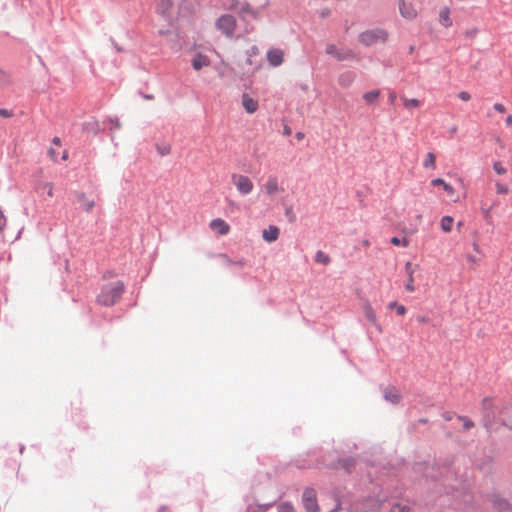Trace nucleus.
I'll return each mask as SVG.
<instances>
[{
    "label": "nucleus",
    "mask_w": 512,
    "mask_h": 512,
    "mask_svg": "<svg viewBox=\"0 0 512 512\" xmlns=\"http://www.w3.org/2000/svg\"><path fill=\"white\" fill-rule=\"evenodd\" d=\"M239 4L238 0H230L229 9H235Z\"/></svg>",
    "instance_id": "52"
},
{
    "label": "nucleus",
    "mask_w": 512,
    "mask_h": 512,
    "mask_svg": "<svg viewBox=\"0 0 512 512\" xmlns=\"http://www.w3.org/2000/svg\"><path fill=\"white\" fill-rule=\"evenodd\" d=\"M265 190L267 194H274L278 191V182L276 178L270 177L265 184Z\"/></svg>",
    "instance_id": "27"
},
{
    "label": "nucleus",
    "mask_w": 512,
    "mask_h": 512,
    "mask_svg": "<svg viewBox=\"0 0 512 512\" xmlns=\"http://www.w3.org/2000/svg\"><path fill=\"white\" fill-rule=\"evenodd\" d=\"M326 53L337 61L353 60L355 58L354 52L349 48H338L334 44H329L326 47Z\"/></svg>",
    "instance_id": "6"
},
{
    "label": "nucleus",
    "mask_w": 512,
    "mask_h": 512,
    "mask_svg": "<svg viewBox=\"0 0 512 512\" xmlns=\"http://www.w3.org/2000/svg\"><path fill=\"white\" fill-rule=\"evenodd\" d=\"M156 149H157V152L161 155V156H166L168 155L170 152H171V146L170 144L168 143H157L156 144Z\"/></svg>",
    "instance_id": "29"
},
{
    "label": "nucleus",
    "mask_w": 512,
    "mask_h": 512,
    "mask_svg": "<svg viewBox=\"0 0 512 512\" xmlns=\"http://www.w3.org/2000/svg\"><path fill=\"white\" fill-rule=\"evenodd\" d=\"M242 105L247 113L252 114L258 109V102L247 93L242 95Z\"/></svg>",
    "instance_id": "11"
},
{
    "label": "nucleus",
    "mask_w": 512,
    "mask_h": 512,
    "mask_svg": "<svg viewBox=\"0 0 512 512\" xmlns=\"http://www.w3.org/2000/svg\"><path fill=\"white\" fill-rule=\"evenodd\" d=\"M399 11L401 16L406 19H413L417 15L416 10L410 4H407L404 0L399 1Z\"/></svg>",
    "instance_id": "9"
},
{
    "label": "nucleus",
    "mask_w": 512,
    "mask_h": 512,
    "mask_svg": "<svg viewBox=\"0 0 512 512\" xmlns=\"http://www.w3.org/2000/svg\"><path fill=\"white\" fill-rule=\"evenodd\" d=\"M502 425L507 427L508 429L512 430V425L508 424L507 422L503 421Z\"/></svg>",
    "instance_id": "62"
},
{
    "label": "nucleus",
    "mask_w": 512,
    "mask_h": 512,
    "mask_svg": "<svg viewBox=\"0 0 512 512\" xmlns=\"http://www.w3.org/2000/svg\"><path fill=\"white\" fill-rule=\"evenodd\" d=\"M467 261L468 262H471V263H476L477 262V258L473 255H467Z\"/></svg>",
    "instance_id": "56"
},
{
    "label": "nucleus",
    "mask_w": 512,
    "mask_h": 512,
    "mask_svg": "<svg viewBox=\"0 0 512 512\" xmlns=\"http://www.w3.org/2000/svg\"><path fill=\"white\" fill-rule=\"evenodd\" d=\"M453 218L451 216H444L442 219H441V228L444 232H450L451 229H452V226H453Z\"/></svg>",
    "instance_id": "28"
},
{
    "label": "nucleus",
    "mask_w": 512,
    "mask_h": 512,
    "mask_svg": "<svg viewBox=\"0 0 512 512\" xmlns=\"http://www.w3.org/2000/svg\"><path fill=\"white\" fill-rule=\"evenodd\" d=\"M76 195V199H77V202L81 205V207L86 211V212H91L92 209L94 208L95 206V201L94 199H88L86 197V194L83 193V192H76L75 193Z\"/></svg>",
    "instance_id": "8"
},
{
    "label": "nucleus",
    "mask_w": 512,
    "mask_h": 512,
    "mask_svg": "<svg viewBox=\"0 0 512 512\" xmlns=\"http://www.w3.org/2000/svg\"><path fill=\"white\" fill-rule=\"evenodd\" d=\"M457 418L463 421L464 430H469L474 427V422L466 416L458 415Z\"/></svg>",
    "instance_id": "34"
},
{
    "label": "nucleus",
    "mask_w": 512,
    "mask_h": 512,
    "mask_svg": "<svg viewBox=\"0 0 512 512\" xmlns=\"http://www.w3.org/2000/svg\"><path fill=\"white\" fill-rule=\"evenodd\" d=\"M439 22L444 27L452 26V20L450 18V9L448 7H444L440 10Z\"/></svg>",
    "instance_id": "19"
},
{
    "label": "nucleus",
    "mask_w": 512,
    "mask_h": 512,
    "mask_svg": "<svg viewBox=\"0 0 512 512\" xmlns=\"http://www.w3.org/2000/svg\"><path fill=\"white\" fill-rule=\"evenodd\" d=\"M284 134H286V135H290L291 134V129L288 126L284 127Z\"/></svg>",
    "instance_id": "61"
},
{
    "label": "nucleus",
    "mask_w": 512,
    "mask_h": 512,
    "mask_svg": "<svg viewBox=\"0 0 512 512\" xmlns=\"http://www.w3.org/2000/svg\"><path fill=\"white\" fill-rule=\"evenodd\" d=\"M210 65V60L209 58L202 54V53H197L193 59H192V67L196 70V71H199L201 70L203 67H206V66H209Z\"/></svg>",
    "instance_id": "10"
},
{
    "label": "nucleus",
    "mask_w": 512,
    "mask_h": 512,
    "mask_svg": "<svg viewBox=\"0 0 512 512\" xmlns=\"http://www.w3.org/2000/svg\"><path fill=\"white\" fill-rule=\"evenodd\" d=\"M106 122H109V123H111L113 125L112 127H110L111 130L113 128H115V129H119L120 128V122H119L118 118H108L106 121H104V124H106Z\"/></svg>",
    "instance_id": "41"
},
{
    "label": "nucleus",
    "mask_w": 512,
    "mask_h": 512,
    "mask_svg": "<svg viewBox=\"0 0 512 512\" xmlns=\"http://www.w3.org/2000/svg\"><path fill=\"white\" fill-rule=\"evenodd\" d=\"M338 463L347 473H351L355 469L356 459L354 457H346L339 459Z\"/></svg>",
    "instance_id": "18"
},
{
    "label": "nucleus",
    "mask_w": 512,
    "mask_h": 512,
    "mask_svg": "<svg viewBox=\"0 0 512 512\" xmlns=\"http://www.w3.org/2000/svg\"><path fill=\"white\" fill-rule=\"evenodd\" d=\"M232 181L242 195H248L253 190V183L247 176L233 174Z\"/></svg>",
    "instance_id": "7"
},
{
    "label": "nucleus",
    "mask_w": 512,
    "mask_h": 512,
    "mask_svg": "<svg viewBox=\"0 0 512 512\" xmlns=\"http://www.w3.org/2000/svg\"><path fill=\"white\" fill-rule=\"evenodd\" d=\"M450 468L448 466H445L441 469V471L439 472V476L440 477H444L445 480L448 479V477L450 476Z\"/></svg>",
    "instance_id": "43"
},
{
    "label": "nucleus",
    "mask_w": 512,
    "mask_h": 512,
    "mask_svg": "<svg viewBox=\"0 0 512 512\" xmlns=\"http://www.w3.org/2000/svg\"><path fill=\"white\" fill-rule=\"evenodd\" d=\"M505 123L507 126H512V115H508L505 119Z\"/></svg>",
    "instance_id": "55"
},
{
    "label": "nucleus",
    "mask_w": 512,
    "mask_h": 512,
    "mask_svg": "<svg viewBox=\"0 0 512 512\" xmlns=\"http://www.w3.org/2000/svg\"><path fill=\"white\" fill-rule=\"evenodd\" d=\"M434 467H426L425 476L431 478L433 481H439L438 476L434 474Z\"/></svg>",
    "instance_id": "38"
},
{
    "label": "nucleus",
    "mask_w": 512,
    "mask_h": 512,
    "mask_svg": "<svg viewBox=\"0 0 512 512\" xmlns=\"http://www.w3.org/2000/svg\"><path fill=\"white\" fill-rule=\"evenodd\" d=\"M82 130L84 132L92 133L93 135H98L102 129L100 127V123L93 118L82 124Z\"/></svg>",
    "instance_id": "13"
},
{
    "label": "nucleus",
    "mask_w": 512,
    "mask_h": 512,
    "mask_svg": "<svg viewBox=\"0 0 512 512\" xmlns=\"http://www.w3.org/2000/svg\"><path fill=\"white\" fill-rule=\"evenodd\" d=\"M365 314H366V317H367V319L369 321H371V322L375 321L374 312H373V310L370 307L366 308Z\"/></svg>",
    "instance_id": "44"
},
{
    "label": "nucleus",
    "mask_w": 512,
    "mask_h": 512,
    "mask_svg": "<svg viewBox=\"0 0 512 512\" xmlns=\"http://www.w3.org/2000/svg\"><path fill=\"white\" fill-rule=\"evenodd\" d=\"M380 96V90H371L363 94V99L367 104H373Z\"/></svg>",
    "instance_id": "24"
},
{
    "label": "nucleus",
    "mask_w": 512,
    "mask_h": 512,
    "mask_svg": "<svg viewBox=\"0 0 512 512\" xmlns=\"http://www.w3.org/2000/svg\"><path fill=\"white\" fill-rule=\"evenodd\" d=\"M215 26L226 37L231 38L236 28V19L231 14H224L216 20Z\"/></svg>",
    "instance_id": "4"
},
{
    "label": "nucleus",
    "mask_w": 512,
    "mask_h": 512,
    "mask_svg": "<svg viewBox=\"0 0 512 512\" xmlns=\"http://www.w3.org/2000/svg\"><path fill=\"white\" fill-rule=\"evenodd\" d=\"M267 59L272 66H279L283 62V53L280 50H269Z\"/></svg>",
    "instance_id": "16"
},
{
    "label": "nucleus",
    "mask_w": 512,
    "mask_h": 512,
    "mask_svg": "<svg viewBox=\"0 0 512 512\" xmlns=\"http://www.w3.org/2000/svg\"><path fill=\"white\" fill-rule=\"evenodd\" d=\"M340 505H341L340 502H337L336 507L331 509L329 512H337L340 508Z\"/></svg>",
    "instance_id": "60"
},
{
    "label": "nucleus",
    "mask_w": 512,
    "mask_h": 512,
    "mask_svg": "<svg viewBox=\"0 0 512 512\" xmlns=\"http://www.w3.org/2000/svg\"><path fill=\"white\" fill-rule=\"evenodd\" d=\"M302 504L307 512H318L317 491L314 488H306L302 493Z\"/></svg>",
    "instance_id": "5"
},
{
    "label": "nucleus",
    "mask_w": 512,
    "mask_h": 512,
    "mask_svg": "<svg viewBox=\"0 0 512 512\" xmlns=\"http://www.w3.org/2000/svg\"><path fill=\"white\" fill-rule=\"evenodd\" d=\"M398 306V303L396 301L390 302L388 305L389 309H394Z\"/></svg>",
    "instance_id": "58"
},
{
    "label": "nucleus",
    "mask_w": 512,
    "mask_h": 512,
    "mask_svg": "<svg viewBox=\"0 0 512 512\" xmlns=\"http://www.w3.org/2000/svg\"><path fill=\"white\" fill-rule=\"evenodd\" d=\"M483 425L490 431L496 417L502 414V409L495 405L491 398L486 397L482 400Z\"/></svg>",
    "instance_id": "3"
},
{
    "label": "nucleus",
    "mask_w": 512,
    "mask_h": 512,
    "mask_svg": "<svg viewBox=\"0 0 512 512\" xmlns=\"http://www.w3.org/2000/svg\"><path fill=\"white\" fill-rule=\"evenodd\" d=\"M14 115L12 110H8L6 108H0V117L10 118Z\"/></svg>",
    "instance_id": "42"
},
{
    "label": "nucleus",
    "mask_w": 512,
    "mask_h": 512,
    "mask_svg": "<svg viewBox=\"0 0 512 512\" xmlns=\"http://www.w3.org/2000/svg\"><path fill=\"white\" fill-rule=\"evenodd\" d=\"M263 239L269 243L277 240L279 236V229L276 226H269L268 229L263 230Z\"/></svg>",
    "instance_id": "17"
},
{
    "label": "nucleus",
    "mask_w": 512,
    "mask_h": 512,
    "mask_svg": "<svg viewBox=\"0 0 512 512\" xmlns=\"http://www.w3.org/2000/svg\"><path fill=\"white\" fill-rule=\"evenodd\" d=\"M390 242H391V244H393L395 246H403V247L408 246V240L405 237H403V238L392 237Z\"/></svg>",
    "instance_id": "37"
},
{
    "label": "nucleus",
    "mask_w": 512,
    "mask_h": 512,
    "mask_svg": "<svg viewBox=\"0 0 512 512\" xmlns=\"http://www.w3.org/2000/svg\"><path fill=\"white\" fill-rule=\"evenodd\" d=\"M395 100H396V94H395V92H391L389 95V102L391 104H394Z\"/></svg>",
    "instance_id": "53"
},
{
    "label": "nucleus",
    "mask_w": 512,
    "mask_h": 512,
    "mask_svg": "<svg viewBox=\"0 0 512 512\" xmlns=\"http://www.w3.org/2000/svg\"><path fill=\"white\" fill-rule=\"evenodd\" d=\"M168 33H170L169 30H159L160 35H167Z\"/></svg>",
    "instance_id": "63"
},
{
    "label": "nucleus",
    "mask_w": 512,
    "mask_h": 512,
    "mask_svg": "<svg viewBox=\"0 0 512 512\" xmlns=\"http://www.w3.org/2000/svg\"><path fill=\"white\" fill-rule=\"evenodd\" d=\"M211 228L217 230L220 235H226L229 232V225L222 219L216 218L211 221Z\"/></svg>",
    "instance_id": "15"
},
{
    "label": "nucleus",
    "mask_w": 512,
    "mask_h": 512,
    "mask_svg": "<svg viewBox=\"0 0 512 512\" xmlns=\"http://www.w3.org/2000/svg\"><path fill=\"white\" fill-rule=\"evenodd\" d=\"M244 14H251L253 18H257L259 15L258 11L254 10L249 3H245L240 11L241 16Z\"/></svg>",
    "instance_id": "30"
},
{
    "label": "nucleus",
    "mask_w": 512,
    "mask_h": 512,
    "mask_svg": "<svg viewBox=\"0 0 512 512\" xmlns=\"http://www.w3.org/2000/svg\"><path fill=\"white\" fill-rule=\"evenodd\" d=\"M458 97H459L461 100H463V101H468V100H470L471 95H470L468 92H466V91H461V92L458 94Z\"/></svg>",
    "instance_id": "45"
},
{
    "label": "nucleus",
    "mask_w": 512,
    "mask_h": 512,
    "mask_svg": "<svg viewBox=\"0 0 512 512\" xmlns=\"http://www.w3.org/2000/svg\"><path fill=\"white\" fill-rule=\"evenodd\" d=\"M476 33H477V29L467 30V31L465 32V34H466V36H467L468 38H473V37L476 35Z\"/></svg>",
    "instance_id": "50"
},
{
    "label": "nucleus",
    "mask_w": 512,
    "mask_h": 512,
    "mask_svg": "<svg viewBox=\"0 0 512 512\" xmlns=\"http://www.w3.org/2000/svg\"><path fill=\"white\" fill-rule=\"evenodd\" d=\"M493 169L497 174L500 175L505 174L507 171L506 168H504L500 162H495L493 164Z\"/></svg>",
    "instance_id": "40"
},
{
    "label": "nucleus",
    "mask_w": 512,
    "mask_h": 512,
    "mask_svg": "<svg viewBox=\"0 0 512 512\" xmlns=\"http://www.w3.org/2000/svg\"><path fill=\"white\" fill-rule=\"evenodd\" d=\"M320 259H321V256H320V250L316 251L315 252V255H314V261L316 263H320Z\"/></svg>",
    "instance_id": "54"
},
{
    "label": "nucleus",
    "mask_w": 512,
    "mask_h": 512,
    "mask_svg": "<svg viewBox=\"0 0 512 512\" xmlns=\"http://www.w3.org/2000/svg\"><path fill=\"white\" fill-rule=\"evenodd\" d=\"M11 76L9 73L0 68V91L4 90L11 84Z\"/></svg>",
    "instance_id": "25"
},
{
    "label": "nucleus",
    "mask_w": 512,
    "mask_h": 512,
    "mask_svg": "<svg viewBox=\"0 0 512 512\" xmlns=\"http://www.w3.org/2000/svg\"><path fill=\"white\" fill-rule=\"evenodd\" d=\"M110 41H111L112 45L114 46V48H115V50L117 52H122L123 51V48L116 43V41L114 40L113 37H110Z\"/></svg>",
    "instance_id": "48"
},
{
    "label": "nucleus",
    "mask_w": 512,
    "mask_h": 512,
    "mask_svg": "<svg viewBox=\"0 0 512 512\" xmlns=\"http://www.w3.org/2000/svg\"><path fill=\"white\" fill-rule=\"evenodd\" d=\"M492 503H493V506L499 511L512 510L511 503L507 499H505L499 495H493Z\"/></svg>",
    "instance_id": "12"
},
{
    "label": "nucleus",
    "mask_w": 512,
    "mask_h": 512,
    "mask_svg": "<svg viewBox=\"0 0 512 512\" xmlns=\"http://www.w3.org/2000/svg\"><path fill=\"white\" fill-rule=\"evenodd\" d=\"M278 512H295V509L291 503L283 502L279 504Z\"/></svg>",
    "instance_id": "35"
},
{
    "label": "nucleus",
    "mask_w": 512,
    "mask_h": 512,
    "mask_svg": "<svg viewBox=\"0 0 512 512\" xmlns=\"http://www.w3.org/2000/svg\"><path fill=\"white\" fill-rule=\"evenodd\" d=\"M329 262H330L329 256L322 253V265H327Z\"/></svg>",
    "instance_id": "51"
},
{
    "label": "nucleus",
    "mask_w": 512,
    "mask_h": 512,
    "mask_svg": "<svg viewBox=\"0 0 512 512\" xmlns=\"http://www.w3.org/2000/svg\"><path fill=\"white\" fill-rule=\"evenodd\" d=\"M52 143L55 144V145H60L61 140H60L59 137H54L53 140H52Z\"/></svg>",
    "instance_id": "59"
},
{
    "label": "nucleus",
    "mask_w": 512,
    "mask_h": 512,
    "mask_svg": "<svg viewBox=\"0 0 512 512\" xmlns=\"http://www.w3.org/2000/svg\"><path fill=\"white\" fill-rule=\"evenodd\" d=\"M384 399L392 404H397L400 400V395L394 388L385 389Z\"/></svg>",
    "instance_id": "20"
},
{
    "label": "nucleus",
    "mask_w": 512,
    "mask_h": 512,
    "mask_svg": "<svg viewBox=\"0 0 512 512\" xmlns=\"http://www.w3.org/2000/svg\"><path fill=\"white\" fill-rule=\"evenodd\" d=\"M166 511V507L165 506H161L157 512H165Z\"/></svg>",
    "instance_id": "64"
},
{
    "label": "nucleus",
    "mask_w": 512,
    "mask_h": 512,
    "mask_svg": "<svg viewBox=\"0 0 512 512\" xmlns=\"http://www.w3.org/2000/svg\"><path fill=\"white\" fill-rule=\"evenodd\" d=\"M414 271H415V267L412 265V263L407 262L405 264V272L408 275V281L405 284V289L409 292L415 291L414 278H413Z\"/></svg>",
    "instance_id": "14"
},
{
    "label": "nucleus",
    "mask_w": 512,
    "mask_h": 512,
    "mask_svg": "<svg viewBox=\"0 0 512 512\" xmlns=\"http://www.w3.org/2000/svg\"><path fill=\"white\" fill-rule=\"evenodd\" d=\"M493 107L499 113H504L506 111L505 106L501 103H495Z\"/></svg>",
    "instance_id": "47"
},
{
    "label": "nucleus",
    "mask_w": 512,
    "mask_h": 512,
    "mask_svg": "<svg viewBox=\"0 0 512 512\" xmlns=\"http://www.w3.org/2000/svg\"><path fill=\"white\" fill-rule=\"evenodd\" d=\"M431 184L433 186H441L443 187V189L448 193V194H453L454 193V188L447 182H445L443 179L441 178H436V179H433L431 181Z\"/></svg>",
    "instance_id": "26"
},
{
    "label": "nucleus",
    "mask_w": 512,
    "mask_h": 512,
    "mask_svg": "<svg viewBox=\"0 0 512 512\" xmlns=\"http://www.w3.org/2000/svg\"><path fill=\"white\" fill-rule=\"evenodd\" d=\"M496 192L500 195H504L508 193V187L505 184H501L499 182L496 183Z\"/></svg>",
    "instance_id": "39"
},
{
    "label": "nucleus",
    "mask_w": 512,
    "mask_h": 512,
    "mask_svg": "<svg viewBox=\"0 0 512 512\" xmlns=\"http://www.w3.org/2000/svg\"><path fill=\"white\" fill-rule=\"evenodd\" d=\"M172 6L171 0H156L157 12L165 16Z\"/></svg>",
    "instance_id": "21"
},
{
    "label": "nucleus",
    "mask_w": 512,
    "mask_h": 512,
    "mask_svg": "<svg viewBox=\"0 0 512 512\" xmlns=\"http://www.w3.org/2000/svg\"><path fill=\"white\" fill-rule=\"evenodd\" d=\"M420 105V101L418 99L412 98V99H404V106L407 109L416 108Z\"/></svg>",
    "instance_id": "36"
},
{
    "label": "nucleus",
    "mask_w": 512,
    "mask_h": 512,
    "mask_svg": "<svg viewBox=\"0 0 512 512\" xmlns=\"http://www.w3.org/2000/svg\"><path fill=\"white\" fill-rule=\"evenodd\" d=\"M275 501H272L270 503H265V504H259V503H256V504H248L247 506V511L246 512H259L260 510L262 511H266L268 510L270 507L273 506Z\"/></svg>",
    "instance_id": "23"
},
{
    "label": "nucleus",
    "mask_w": 512,
    "mask_h": 512,
    "mask_svg": "<svg viewBox=\"0 0 512 512\" xmlns=\"http://www.w3.org/2000/svg\"><path fill=\"white\" fill-rule=\"evenodd\" d=\"M453 413L452 412H444L442 414V417L446 420V421H451L452 418H453Z\"/></svg>",
    "instance_id": "49"
},
{
    "label": "nucleus",
    "mask_w": 512,
    "mask_h": 512,
    "mask_svg": "<svg viewBox=\"0 0 512 512\" xmlns=\"http://www.w3.org/2000/svg\"><path fill=\"white\" fill-rule=\"evenodd\" d=\"M395 309L397 315L399 316H403L406 313V308L404 305L398 304V306Z\"/></svg>",
    "instance_id": "46"
},
{
    "label": "nucleus",
    "mask_w": 512,
    "mask_h": 512,
    "mask_svg": "<svg viewBox=\"0 0 512 512\" xmlns=\"http://www.w3.org/2000/svg\"><path fill=\"white\" fill-rule=\"evenodd\" d=\"M390 512H410V507L408 505L394 503L391 506Z\"/></svg>",
    "instance_id": "32"
},
{
    "label": "nucleus",
    "mask_w": 512,
    "mask_h": 512,
    "mask_svg": "<svg viewBox=\"0 0 512 512\" xmlns=\"http://www.w3.org/2000/svg\"><path fill=\"white\" fill-rule=\"evenodd\" d=\"M388 32L382 28H374L366 30L359 34L358 41L366 46L370 47L377 43H385L388 40Z\"/></svg>",
    "instance_id": "2"
},
{
    "label": "nucleus",
    "mask_w": 512,
    "mask_h": 512,
    "mask_svg": "<svg viewBox=\"0 0 512 512\" xmlns=\"http://www.w3.org/2000/svg\"><path fill=\"white\" fill-rule=\"evenodd\" d=\"M124 284L121 281L106 284L97 296V302L103 306H113L122 296Z\"/></svg>",
    "instance_id": "1"
},
{
    "label": "nucleus",
    "mask_w": 512,
    "mask_h": 512,
    "mask_svg": "<svg viewBox=\"0 0 512 512\" xmlns=\"http://www.w3.org/2000/svg\"><path fill=\"white\" fill-rule=\"evenodd\" d=\"M425 168H434L435 167V155L431 152L427 153L426 159L423 163Z\"/></svg>",
    "instance_id": "33"
},
{
    "label": "nucleus",
    "mask_w": 512,
    "mask_h": 512,
    "mask_svg": "<svg viewBox=\"0 0 512 512\" xmlns=\"http://www.w3.org/2000/svg\"><path fill=\"white\" fill-rule=\"evenodd\" d=\"M222 257L225 259V263L228 266L235 265V266H237L239 268H242L245 265V259L244 258H239V259L233 261L230 258H228V256H226V255H222Z\"/></svg>",
    "instance_id": "31"
},
{
    "label": "nucleus",
    "mask_w": 512,
    "mask_h": 512,
    "mask_svg": "<svg viewBox=\"0 0 512 512\" xmlns=\"http://www.w3.org/2000/svg\"><path fill=\"white\" fill-rule=\"evenodd\" d=\"M48 154L52 157V158H55L56 157V150L54 148H50L48 150Z\"/></svg>",
    "instance_id": "57"
},
{
    "label": "nucleus",
    "mask_w": 512,
    "mask_h": 512,
    "mask_svg": "<svg viewBox=\"0 0 512 512\" xmlns=\"http://www.w3.org/2000/svg\"><path fill=\"white\" fill-rule=\"evenodd\" d=\"M354 78H355V74L351 71H347L340 75L339 83L343 87H348L354 81Z\"/></svg>",
    "instance_id": "22"
}]
</instances>
